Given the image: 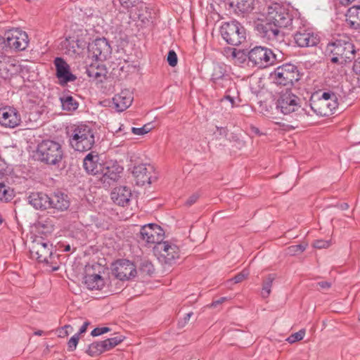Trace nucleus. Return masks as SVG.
I'll use <instances>...</instances> for the list:
<instances>
[{"instance_id": "c03bdc74", "label": "nucleus", "mask_w": 360, "mask_h": 360, "mask_svg": "<svg viewBox=\"0 0 360 360\" xmlns=\"http://www.w3.org/2000/svg\"><path fill=\"white\" fill-rule=\"evenodd\" d=\"M150 131V128L148 124H145L142 127H131V131L136 135H143Z\"/></svg>"}, {"instance_id": "4d7b16f0", "label": "nucleus", "mask_w": 360, "mask_h": 360, "mask_svg": "<svg viewBox=\"0 0 360 360\" xmlns=\"http://www.w3.org/2000/svg\"><path fill=\"white\" fill-rule=\"evenodd\" d=\"M317 285L322 289H328L331 287V283L328 281H321Z\"/></svg>"}, {"instance_id": "680f3d73", "label": "nucleus", "mask_w": 360, "mask_h": 360, "mask_svg": "<svg viewBox=\"0 0 360 360\" xmlns=\"http://www.w3.org/2000/svg\"><path fill=\"white\" fill-rule=\"evenodd\" d=\"M101 330L102 335L105 333H108L110 330V328H108V327H102V328H101Z\"/></svg>"}, {"instance_id": "bb28decb", "label": "nucleus", "mask_w": 360, "mask_h": 360, "mask_svg": "<svg viewBox=\"0 0 360 360\" xmlns=\"http://www.w3.org/2000/svg\"><path fill=\"white\" fill-rule=\"evenodd\" d=\"M28 202L37 210L50 209V196L41 192H34L28 196Z\"/></svg>"}, {"instance_id": "dca6fc26", "label": "nucleus", "mask_w": 360, "mask_h": 360, "mask_svg": "<svg viewBox=\"0 0 360 360\" xmlns=\"http://www.w3.org/2000/svg\"><path fill=\"white\" fill-rule=\"evenodd\" d=\"M256 30L261 37L272 42L283 39V34H281L280 28L266 18L264 21L257 25Z\"/></svg>"}, {"instance_id": "7c9ffc66", "label": "nucleus", "mask_w": 360, "mask_h": 360, "mask_svg": "<svg viewBox=\"0 0 360 360\" xmlns=\"http://www.w3.org/2000/svg\"><path fill=\"white\" fill-rule=\"evenodd\" d=\"M84 284L89 290H101L105 285L104 279L99 274H88L84 276Z\"/></svg>"}, {"instance_id": "09e8293b", "label": "nucleus", "mask_w": 360, "mask_h": 360, "mask_svg": "<svg viewBox=\"0 0 360 360\" xmlns=\"http://www.w3.org/2000/svg\"><path fill=\"white\" fill-rule=\"evenodd\" d=\"M199 194L195 193H193L188 199L185 202V205L188 207H190L192 205H193L194 203H195L197 202V200H198L199 198Z\"/></svg>"}, {"instance_id": "412c9836", "label": "nucleus", "mask_w": 360, "mask_h": 360, "mask_svg": "<svg viewBox=\"0 0 360 360\" xmlns=\"http://www.w3.org/2000/svg\"><path fill=\"white\" fill-rule=\"evenodd\" d=\"M133 100V94L130 90H122L120 93L115 94L112 98L114 108L117 112H122L129 108Z\"/></svg>"}, {"instance_id": "603ef678", "label": "nucleus", "mask_w": 360, "mask_h": 360, "mask_svg": "<svg viewBox=\"0 0 360 360\" xmlns=\"http://www.w3.org/2000/svg\"><path fill=\"white\" fill-rule=\"evenodd\" d=\"M335 3V5H340L345 7H347L351 5L355 0H333Z\"/></svg>"}, {"instance_id": "c85d7f7f", "label": "nucleus", "mask_w": 360, "mask_h": 360, "mask_svg": "<svg viewBox=\"0 0 360 360\" xmlns=\"http://www.w3.org/2000/svg\"><path fill=\"white\" fill-rule=\"evenodd\" d=\"M14 61V59L7 56L0 57V77L4 79L11 77L17 69Z\"/></svg>"}, {"instance_id": "72a5a7b5", "label": "nucleus", "mask_w": 360, "mask_h": 360, "mask_svg": "<svg viewBox=\"0 0 360 360\" xmlns=\"http://www.w3.org/2000/svg\"><path fill=\"white\" fill-rule=\"evenodd\" d=\"M106 352L103 341L94 342L90 344L86 349V353L91 356H96Z\"/></svg>"}, {"instance_id": "79ce46f5", "label": "nucleus", "mask_w": 360, "mask_h": 360, "mask_svg": "<svg viewBox=\"0 0 360 360\" xmlns=\"http://www.w3.org/2000/svg\"><path fill=\"white\" fill-rule=\"evenodd\" d=\"M167 60L171 67H175L177 65L178 58L177 55L174 51L170 50L168 52Z\"/></svg>"}, {"instance_id": "393cba45", "label": "nucleus", "mask_w": 360, "mask_h": 360, "mask_svg": "<svg viewBox=\"0 0 360 360\" xmlns=\"http://www.w3.org/2000/svg\"><path fill=\"white\" fill-rule=\"evenodd\" d=\"M131 197V191L127 186H118L111 193V199L118 205L125 206L128 205Z\"/></svg>"}, {"instance_id": "e2e57ef3", "label": "nucleus", "mask_w": 360, "mask_h": 360, "mask_svg": "<svg viewBox=\"0 0 360 360\" xmlns=\"http://www.w3.org/2000/svg\"><path fill=\"white\" fill-rule=\"evenodd\" d=\"M192 315H193L192 312H189V313L186 314V316H185V320L188 321Z\"/></svg>"}, {"instance_id": "49530a36", "label": "nucleus", "mask_w": 360, "mask_h": 360, "mask_svg": "<svg viewBox=\"0 0 360 360\" xmlns=\"http://www.w3.org/2000/svg\"><path fill=\"white\" fill-rule=\"evenodd\" d=\"M330 243L329 240L322 239L316 240L313 243V246L317 249L327 248L330 246Z\"/></svg>"}, {"instance_id": "7ed1b4c3", "label": "nucleus", "mask_w": 360, "mask_h": 360, "mask_svg": "<svg viewBox=\"0 0 360 360\" xmlns=\"http://www.w3.org/2000/svg\"><path fill=\"white\" fill-rule=\"evenodd\" d=\"M327 51L333 55L331 62L340 64L352 61L356 52L354 44L347 37H340L328 44Z\"/></svg>"}, {"instance_id": "423d86ee", "label": "nucleus", "mask_w": 360, "mask_h": 360, "mask_svg": "<svg viewBox=\"0 0 360 360\" xmlns=\"http://www.w3.org/2000/svg\"><path fill=\"white\" fill-rule=\"evenodd\" d=\"M271 77L277 85L291 86L300 79V72L295 65L288 63L277 67Z\"/></svg>"}, {"instance_id": "4be33fe9", "label": "nucleus", "mask_w": 360, "mask_h": 360, "mask_svg": "<svg viewBox=\"0 0 360 360\" xmlns=\"http://www.w3.org/2000/svg\"><path fill=\"white\" fill-rule=\"evenodd\" d=\"M20 115L15 108H5L0 112V124L6 127L14 128L20 124Z\"/></svg>"}, {"instance_id": "c756f323", "label": "nucleus", "mask_w": 360, "mask_h": 360, "mask_svg": "<svg viewBox=\"0 0 360 360\" xmlns=\"http://www.w3.org/2000/svg\"><path fill=\"white\" fill-rule=\"evenodd\" d=\"M346 23L350 28L360 30V5H354L348 8Z\"/></svg>"}, {"instance_id": "39448f33", "label": "nucleus", "mask_w": 360, "mask_h": 360, "mask_svg": "<svg viewBox=\"0 0 360 360\" xmlns=\"http://www.w3.org/2000/svg\"><path fill=\"white\" fill-rule=\"evenodd\" d=\"M220 33L225 41L231 46H239L246 40L245 29L236 20L224 22Z\"/></svg>"}, {"instance_id": "f704fd0d", "label": "nucleus", "mask_w": 360, "mask_h": 360, "mask_svg": "<svg viewBox=\"0 0 360 360\" xmlns=\"http://www.w3.org/2000/svg\"><path fill=\"white\" fill-rule=\"evenodd\" d=\"M231 6H235L236 10L241 13H249L252 9L250 0H236L231 3Z\"/></svg>"}, {"instance_id": "cd10ccee", "label": "nucleus", "mask_w": 360, "mask_h": 360, "mask_svg": "<svg viewBox=\"0 0 360 360\" xmlns=\"http://www.w3.org/2000/svg\"><path fill=\"white\" fill-rule=\"evenodd\" d=\"M50 208L58 211L66 210L70 206L68 195L60 191L55 192L50 196Z\"/></svg>"}, {"instance_id": "f257e3e1", "label": "nucleus", "mask_w": 360, "mask_h": 360, "mask_svg": "<svg viewBox=\"0 0 360 360\" xmlns=\"http://www.w3.org/2000/svg\"><path fill=\"white\" fill-rule=\"evenodd\" d=\"M68 135L70 146L79 152L90 150L95 143L94 129L86 124L72 127Z\"/></svg>"}, {"instance_id": "864d4df0", "label": "nucleus", "mask_w": 360, "mask_h": 360, "mask_svg": "<svg viewBox=\"0 0 360 360\" xmlns=\"http://www.w3.org/2000/svg\"><path fill=\"white\" fill-rule=\"evenodd\" d=\"M354 72L360 77V57L356 60L353 65Z\"/></svg>"}, {"instance_id": "2f4dec72", "label": "nucleus", "mask_w": 360, "mask_h": 360, "mask_svg": "<svg viewBox=\"0 0 360 360\" xmlns=\"http://www.w3.org/2000/svg\"><path fill=\"white\" fill-rule=\"evenodd\" d=\"M122 8L126 10L130 15L134 13L139 18H141L142 14L137 12L139 8L143 5L142 0H119Z\"/></svg>"}, {"instance_id": "37998d69", "label": "nucleus", "mask_w": 360, "mask_h": 360, "mask_svg": "<svg viewBox=\"0 0 360 360\" xmlns=\"http://www.w3.org/2000/svg\"><path fill=\"white\" fill-rule=\"evenodd\" d=\"M79 340V334H75L68 341V351L73 352L76 349L77 345Z\"/></svg>"}, {"instance_id": "8fccbe9b", "label": "nucleus", "mask_w": 360, "mask_h": 360, "mask_svg": "<svg viewBox=\"0 0 360 360\" xmlns=\"http://www.w3.org/2000/svg\"><path fill=\"white\" fill-rule=\"evenodd\" d=\"M226 56H228V52H230V58L235 59L237 57V55L240 53L234 48H227L224 50Z\"/></svg>"}, {"instance_id": "5701e85b", "label": "nucleus", "mask_w": 360, "mask_h": 360, "mask_svg": "<svg viewBox=\"0 0 360 360\" xmlns=\"http://www.w3.org/2000/svg\"><path fill=\"white\" fill-rule=\"evenodd\" d=\"M102 165V171L99 174L103 175L105 178L104 181L109 179L115 181L123 171V167L117 161L108 160L104 162Z\"/></svg>"}, {"instance_id": "f8f14e48", "label": "nucleus", "mask_w": 360, "mask_h": 360, "mask_svg": "<svg viewBox=\"0 0 360 360\" xmlns=\"http://www.w3.org/2000/svg\"><path fill=\"white\" fill-rule=\"evenodd\" d=\"M323 101L315 99L314 96L309 100V105L302 107L301 113L299 114L300 121L304 122H309V117L314 115L321 116H327L329 115L328 110H326V104Z\"/></svg>"}, {"instance_id": "6ab92c4d", "label": "nucleus", "mask_w": 360, "mask_h": 360, "mask_svg": "<svg viewBox=\"0 0 360 360\" xmlns=\"http://www.w3.org/2000/svg\"><path fill=\"white\" fill-rule=\"evenodd\" d=\"M294 40L300 47H313L318 45L320 37L309 29L300 28L294 34Z\"/></svg>"}, {"instance_id": "1a4fd4ad", "label": "nucleus", "mask_w": 360, "mask_h": 360, "mask_svg": "<svg viewBox=\"0 0 360 360\" xmlns=\"http://www.w3.org/2000/svg\"><path fill=\"white\" fill-rule=\"evenodd\" d=\"M139 234L141 242L148 247L162 244L165 238L164 230L155 224H148L143 226Z\"/></svg>"}, {"instance_id": "2eb2a0df", "label": "nucleus", "mask_w": 360, "mask_h": 360, "mask_svg": "<svg viewBox=\"0 0 360 360\" xmlns=\"http://www.w3.org/2000/svg\"><path fill=\"white\" fill-rule=\"evenodd\" d=\"M231 79L229 67L226 64L218 63L214 65L211 81L215 89L225 88L231 83Z\"/></svg>"}, {"instance_id": "052dcab7", "label": "nucleus", "mask_w": 360, "mask_h": 360, "mask_svg": "<svg viewBox=\"0 0 360 360\" xmlns=\"http://www.w3.org/2000/svg\"><path fill=\"white\" fill-rule=\"evenodd\" d=\"M224 98H225L226 100H228V101H229L232 104V105H234V103H235V100H234V98H233V97H232V96H229V95H226V96H224Z\"/></svg>"}, {"instance_id": "338daca9", "label": "nucleus", "mask_w": 360, "mask_h": 360, "mask_svg": "<svg viewBox=\"0 0 360 360\" xmlns=\"http://www.w3.org/2000/svg\"><path fill=\"white\" fill-rule=\"evenodd\" d=\"M70 250V245H67L65 248H64V251L65 252H69Z\"/></svg>"}, {"instance_id": "a878e982", "label": "nucleus", "mask_w": 360, "mask_h": 360, "mask_svg": "<svg viewBox=\"0 0 360 360\" xmlns=\"http://www.w3.org/2000/svg\"><path fill=\"white\" fill-rule=\"evenodd\" d=\"M5 162L0 160V201L8 202L13 198V191L6 184Z\"/></svg>"}, {"instance_id": "a211bd4d", "label": "nucleus", "mask_w": 360, "mask_h": 360, "mask_svg": "<svg viewBox=\"0 0 360 360\" xmlns=\"http://www.w3.org/2000/svg\"><path fill=\"white\" fill-rule=\"evenodd\" d=\"M89 52L96 60L103 61L111 53V48L105 38H98L89 44Z\"/></svg>"}, {"instance_id": "aec40b11", "label": "nucleus", "mask_w": 360, "mask_h": 360, "mask_svg": "<svg viewBox=\"0 0 360 360\" xmlns=\"http://www.w3.org/2000/svg\"><path fill=\"white\" fill-rule=\"evenodd\" d=\"M103 162L101 160L97 153L91 151L84 158L83 167L88 174L97 175L102 171L101 168Z\"/></svg>"}, {"instance_id": "a18cd8bd", "label": "nucleus", "mask_w": 360, "mask_h": 360, "mask_svg": "<svg viewBox=\"0 0 360 360\" xmlns=\"http://www.w3.org/2000/svg\"><path fill=\"white\" fill-rule=\"evenodd\" d=\"M337 100V96H335V98H332L326 103V110H328L329 114L333 113V111L338 108V103Z\"/></svg>"}, {"instance_id": "9b49d317", "label": "nucleus", "mask_w": 360, "mask_h": 360, "mask_svg": "<svg viewBox=\"0 0 360 360\" xmlns=\"http://www.w3.org/2000/svg\"><path fill=\"white\" fill-rule=\"evenodd\" d=\"M6 39L8 44L9 52L21 51L27 49L29 44L27 34L19 29H14L6 32Z\"/></svg>"}, {"instance_id": "9d476101", "label": "nucleus", "mask_w": 360, "mask_h": 360, "mask_svg": "<svg viewBox=\"0 0 360 360\" xmlns=\"http://www.w3.org/2000/svg\"><path fill=\"white\" fill-rule=\"evenodd\" d=\"M32 258L36 259L39 262L51 263L53 254V245L42 238L35 239L30 249Z\"/></svg>"}, {"instance_id": "4c0bfd02", "label": "nucleus", "mask_w": 360, "mask_h": 360, "mask_svg": "<svg viewBox=\"0 0 360 360\" xmlns=\"http://www.w3.org/2000/svg\"><path fill=\"white\" fill-rule=\"evenodd\" d=\"M305 335V329H301L298 332L291 334L288 338L287 341L289 343H295L297 341H300L304 338Z\"/></svg>"}, {"instance_id": "6e6d98bb", "label": "nucleus", "mask_w": 360, "mask_h": 360, "mask_svg": "<svg viewBox=\"0 0 360 360\" xmlns=\"http://www.w3.org/2000/svg\"><path fill=\"white\" fill-rule=\"evenodd\" d=\"M226 300V297H220L219 300L213 301L210 304V307H216L218 304L223 303Z\"/></svg>"}, {"instance_id": "b1692460", "label": "nucleus", "mask_w": 360, "mask_h": 360, "mask_svg": "<svg viewBox=\"0 0 360 360\" xmlns=\"http://www.w3.org/2000/svg\"><path fill=\"white\" fill-rule=\"evenodd\" d=\"M153 169L152 166L146 164L136 165L133 168V175L136 179V184L143 186L145 184H151L150 173Z\"/></svg>"}, {"instance_id": "3c124183", "label": "nucleus", "mask_w": 360, "mask_h": 360, "mask_svg": "<svg viewBox=\"0 0 360 360\" xmlns=\"http://www.w3.org/2000/svg\"><path fill=\"white\" fill-rule=\"evenodd\" d=\"M72 330V327L70 325H65L64 327L62 328L61 330L60 331V337H65L68 336L69 333Z\"/></svg>"}, {"instance_id": "0e129e2a", "label": "nucleus", "mask_w": 360, "mask_h": 360, "mask_svg": "<svg viewBox=\"0 0 360 360\" xmlns=\"http://www.w3.org/2000/svg\"><path fill=\"white\" fill-rule=\"evenodd\" d=\"M34 334L35 335L40 336V335H42L44 334V331L39 330L35 331Z\"/></svg>"}, {"instance_id": "774afa93", "label": "nucleus", "mask_w": 360, "mask_h": 360, "mask_svg": "<svg viewBox=\"0 0 360 360\" xmlns=\"http://www.w3.org/2000/svg\"><path fill=\"white\" fill-rule=\"evenodd\" d=\"M58 269V266H56V267H53V271H56Z\"/></svg>"}, {"instance_id": "69168bd1", "label": "nucleus", "mask_w": 360, "mask_h": 360, "mask_svg": "<svg viewBox=\"0 0 360 360\" xmlns=\"http://www.w3.org/2000/svg\"><path fill=\"white\" fill-rule=\"evenodd\" d=\"M340 207H341L342 210H347V209H348L349 205L347 203H343L341 205Z\"/></svg>"}, {"instance_id": "e433bc0d", "label": "nucleus", "mask_w": 360, "mask_h": 360, "mask_svg": "<svg viewBox=\"0 0 360 360\" xmlns=\"http://www.w3.org/2000/svg\"><path fill=\"white\" fill-rule=\"evenodd\" d=\"M124 338L122 336H115L113 338H108L105 340H103L104 344V347L105 351H108L123 341Z\"/></svg>"}, {"instance_id": "c9c22d12", "label": "nucleus", "mask_w": 360, "mask_h": 360, "mask_svg": "<svg viewBox=\"0 0 360 360\" xmlns=\"http://www.w3.org/2000/svg\"><path fill=\"white\" fill-rule=\"evenodd\" d=\"M276 278L275 274H269L266 278L263 281L262 289L261 292V295L263 297H267L270 295L271 292V287L273 285V282Z\"/></svg>"}, {"instance_id": "58836bf2", "label": "nucleus", "mask_w": 360, "mask_h": 360, "mask_svg": "<svg viewBox=\"0 0 360 360\" xmlns=\"http://www.w3.org/2000/svg\"><path fill=\"white\" fill-rule=\"evenodd\" d=\"M307 245H294L288 248V253L291 255H295L302 253L306 250Z\"/></svg>"}, {"instance_id": "bf43d9fd", "label": "nucleus", "mask_w": 360, "mask_h": 360, "mask_svg": "<svg viewBox=\"0 0 360 360\" xmlns=\"http://www.w3.org/2000/svg\"><path fill=\"white\" fill-rule=\"evenodd\" d=\"M91 335L92 336H94V337H96V336H99V335H102L101 328H94L91 331Z\"/></svg>"}, {"instance_id": "473e14b6", "label": "nucleus", "mask_w": 360, "mask_h": 360, "mask_svg": "<svg viewBox=\"0 0 360 360\" xmlns=\"http://www.w3.org/2000/svg\"><path fill=\"white\" fill-rule=\"evenodd\" d=\"M60 101L63 110L74 111L79 106L78 102L70 95L64 94L60 97Z\"/></svg>"}, {"instance_id": "ddd939ff", "label": "nucleus", "mask_w": 360, "mask_h": 360, "mask_svg": "<svg viewBox=\"0 0 360 360\" xmlns=\"http://www.w3.org/2000/svg\"><path fill=\"white\" fill-rule=\"evenodd\" d=\"M112 274L120 281L134 278L137 271L135 264L128 259H120L112 264Z\"/></svg>"}, {"instance_id": "a19ab883", "label": "nucleus", "mask_w": 360, "mask_h": 360, "mask_svg": "<svg viewBox=\"0 0 360 360\" xmlns=\"http://www.w3.org/2000/svg\"><path fill=\"white\" fill-rule=\"evenodd\" d=\"M250 274V272H249V270L248 269H243L242 271H240V273H238V274H236L233 278H232V281H233V282L235 283H240L242 282L243 280H245V278H248V276H249Z\"/></svg>"}, {"instance_id": "de8ad7c7", "label": "nucleus", "mask_w": 360, "mask_h": 360, "mask_svg": "<svg viewBox=\"0 0 360 360\" xmlns=\"http://www.w3.org/2000/svg\"><path fill=\"white\" fill-rule=\"evenodd\" d=\"M335 94L333 92H323L321 97H319L318 99L319 101H324L323 103L326 104V103L332 98H335Z\"/></svg>"}, {"instance_id": "0eeeda50", "label": "nucleus", "mask_w": 360, "mask_h": 360, "mask_svg": "<svg viewBox=\"0 0 360 360\" xmlns=\"http://www.w3.org/2000/svg\"><path fill=\"white\" fill-rule=\"evenodd\" d=\"M276 108L284 115L293 113L296 120L300 121L299 114L302 107L300 105V98L290 91L282 94L276 102Z\"/></svg>"}, {"instance_id": "5fc2aeb1", "label": "nucleus", "mask_w": 360, "mask_h": 360, "mask_svg": "<svg viewBox=\"0 0 360 360\" xmlns=\"http://www.w3.org/2000/svg\"><path fill=\"white\" fill-rule=\"evenodd\" d=\"M217 131L220 136L226 137L228 135V129L226 127H217Z\"/></svg>"}, {"instance_id": "ea45409f", "label": "nucleus", "mask_w": 360, "mask_h": 360, "mask_svg": "<svg viewBox=\"0 0 360 360\" xmlns=\"http://www.w3.org/2000/svg\"><path fill=\"white\" fill-rule=\"evenodd\" d=\"M6 33L4 36L0 35V57L6 56L9 52L8 44H7Z\"/></svg>"}, {"instance_id": "4468645a", "label": "nucleus", "mask_w": 360, "mask_h": 360, "mask_svg": "<svg viewBox=\"0 0 360 360\" xmlns=\"http://www.w3.org/2000/svg\"><path fill=\"white\" fill-rule=\"evenodd\" d=\"M154 251L159 254V259L166 264H171L179 257V249L175 244L167 241L154 246Z\"/></svg>"}, {"instance_id": "f3484780", "label": "nucleus", "mask_w": 360, "mask_h": 360, "mask_svg": "<svg viewBox=\"0 0 360 360\" xmlns=\"http://www.w3.org/2000/svg\"><path fill=\"white\" fill-rule=\"evenodd\" d=\"M56 66V76L58 79V84L64 86L68 83L75 82L77 77L70 71V65L60 57H56L54 59Z\"/></svg>"}, {"instance_id": "6e6552de", "label": "nucleus", "mask_w": 360, "mask_h": 360, "mask_svg": "<svg viewBox=\"0 0 360 360\" xmlns=\"http://www.w3.org/2000/svg\"><path fill=\"white\" fill-rule=\"evenodd\" d=\"M248 59L259 68H265L273 65L276 58L273 51L264 46H255L248 53Z\"/></svg>"}, {"instance_id": "f03ea898", "label": "nucleus", "mask_w": 360, "mask_h": 360, "mask_svg": "<svg viewBox=\"0 0 360 360\" xmlns=\"http://www.w3.org/2000/svg\"><path fill=\"white\" fill-rule=\"evenodd\" d=\"M63 156L61 144L50 139L43 140L37 146L35 153V157L39 161L49 166L58 167Z\"/></svg>"}, {"instance_id": "20e7f679", "label": "nucleus", "mask_w": 360, "mask_h": 360, "mask_svg": "<svg viewBox=\"0 0 360 360\" xmlns=\"http://www.w3.org/2000/svg\"><path fill=\"white\" fill-rule=\"evenodd\" d=\"M266 19L275 23L280 29L283 27L292 30L300 23L299 18H293L288 9L279 4L269 6Z\"/></svg>"}, {"instance_id": "13d9d810", "label": "nucleus", "mask_w": 360, "mask_h": 360, "mask_svg": "<svg viewBox=\"0 0 360 360\" xmlns=\"http://www.w3.org/2000/svg\"><path fill=\"white\" fill-rule=\"evenodd\" d=\"M89 325V322L85 321L83 323V325L80 327L79 330L77 334H79V335L80 334L85 333Z\"/></svg>"}]
</instances>
